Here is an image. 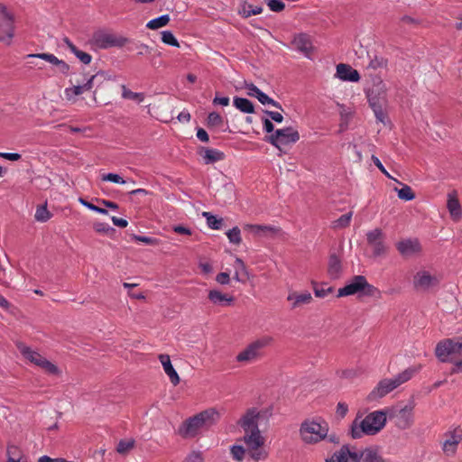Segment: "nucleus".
I'll list each match as a JSON object with an SVG mask.
<instances>
[{"label": "nucleus", "mask_w": 462, "mask_h": 462, "mask_svg": "<svg viewBox=\"0 0 462 462\" xmlns=\"http://www.w3.org/2000/svg\"><path fill=\"white\" fill-rule=\"evenodd\" d=\"M365 93L377 122L384 125H388L390 120L386 112L387 87L384 81L380 77H373Z\"/></svg>", "instance_id": "f257e3e1"}, {"label": "nucleus", "mask_w": 462, "mask_h": 462, "mask_svg": "<svg viewBox=\"0 0 462 462\" xmlns=\"http://www.w3.org/2000/svg\"><path fill=\"white\" fill-rule=\"evenodd\" d=\"M386 420V412L382 410L372 411L365 417L357 415L350 425L349 434L355 439L374 436L384 428Z\"/></svg>", "instance_id": "f03ea898"}, {"label": "nucleus", "mask_w": 462, "mask_h": 462, "mask_svg": "<svg viewBox=\"0 0 462 462\" xmlns=\"http://www.w3.org/2000/svg\"><path fill=\"white\" fill-rule=\"evenodd\" d=\"M221 417L220 411L214 408L206 409L187 419L180 427L179 432L184 438H193L203 429L215 425Z\"/></svg>", "instance_id": "7ed1b4c3"}, {"label": "nucleus", "mask_w": 462, "mask_h": 462, "mask_svg": "<svg viewBox=\"0 0 462 462\" xmlns=\"http://www.w3.org/2000/svg\"><path fill=\"white\" fill-rule=\"evenodd\" d=\"M328 432V422L320 416L308 417L299 427V437L305 445H317L324 441Z\"/></svg>", "instance_id": "20e7f679"}, {"label": "nucleus", "mask_w": 462, "mask_h": 462, "mask_svg": "<svg viewBox=\"0 0 462 462\" xmlns=\"http://www.w3.org/2000/svg\"><path fill=\"white\" fill-rule=\"evenodd\" d=\"M420 366L408 367L393 377L380 380L378 383L374 387V389L369 393L366 400L368 402H375L383 398L388 393L398 388L400 385L410 381L420 371Z\"/></svg>", "instance_id": "39448f33"}, {"label": "nucleus", "mask_w": 462, "mask_h": 462, "mask_svg": "<svg viewBox=\"0 0 462 462\" xmlns=\"http://www.w3.org/2000/svg\"><path fill=\"white\" fill-rule=\"evenodd\" d=\"M380 297V291L370 284L363 275H356L348 280L345 285L337 290V297Z\"/></svg>", "instance_id": "423d86ee"}, {"label": "nucleus", "mask_w": 462, "mask_h": 462, "mask_svg": "<svg viewBox=\"0 0 462 462\" xmlns=\"http://www.w3.org/2000/svg\"><path fill=\"white\" fill-rule=\"evenodd\" d=\"M17 347H18L20 353L22 354V356L29 363L41 368L45 374H47L49 375H53V376L61 375V370L60 369V367L56 364L48 360L45 356H43L37 350H35L24 344H22V343H19L17 345Z\"/></svg>", "instance_id": "0eeeda50"}, {"label": "nucleus", "mask_w": 462, "mask_h": 462, "mask_svg": "<svg viewBox=\"0 0 462 462\" xmlns=\"http://www.w3.org/2000/svg\"><path fill=\"white\" fill-rule=\"evenodd\" d=\"M440 276L432 268L420 267L413 274L412 286L420 292H430L439 287Z\"/></svg>", "instance_id": "6e6552de"}, {"label": "nucleus", "mask_w": 462, "mask_h": 462, "mask_svg": "<svg viewBox=\"0 0 462 462\" xmlns=\"http://www.w3.org/2000/svg\"><path fill=\"white\" fill-rule=\"evenodd\" d=\"M242 440L246 446L250 457L254 461L264 460L268 457V451L264 448L265 437L260 429L245 432Z\"/></svg>", "instance_id": "1a4fd4ad"}, {"label": "nucleus", "mask_w": 462, "mask_h": 462, "mask_svg": "<svg viewBox=\"0 0 462 462\" xmlns=\"http://www.w3.org/2000/svg\"><path fill=\"white\" fill-rule=\"evenodd\" d=\"M272 342L273 338L268 336L252 341L236 356V361L241 365H249L257 361L262 356V349Z\"/></svg>", "instance_id": "9d476101"}, {"label": "nucleus", "mask_w": 462, "mask_h": 462, "mask_svg": "<svg viewBox=\"0 0 462 462\" xmlns=\"http://www.w3.org/2000/svg\"><path fill=\"white\" fill-rule=\"evenodd\" d=\"M102 78L104 80H111L112 77L106 71H98L97 73L85 78L84 83L77 82L64 89V96L67 101L74 104L78 101V97L87 91L93 88L95 80Z\"/></svg>", "instance_id": "9b49d317"}, {"label": "nucleus", "mask_w": 462, "mask_h": 462, "mask_svg": "<svg viewBox=\"0 0 462 462\" xmlns=\"http://www.w3.org/2000/svg\"><path fill=\"white\" fill-rule=\"evenodd\" d=\"M435 353L441 362L453 364L457 359L462 357V341L454 339L441 341L437 345Z\"/></svg>", "instance_id": "f8f14e48"}, {"label": "nucleus", "mask_w": 462, "mask_h": 462, "mask_svg": "<svg viewBox=\"0 0 462 462\" xmlns=\"http://www.w3.org/2000/svg\"><path fill=\"white\" fill-rule=\"evenodd\" d=\"M263 419H268V411L263 409L252 407L247 409L240 417L237 424L243 429L244 432L254 431L259 429L258 423Z\"/></svg>", "instance_id": "ddd939ff"}, {"label": "nucleus", "mask_w": 462, "mask_h": 462, "mask_svg": "<svg viewBox=\"0 0 462 462\" xmlns=\"http://www.w3.org/2000/svg\"><path fill=\"white\" fill-rule=\"evenodd\" d=\"M300 140V134L292 126L277 129L269 137V142L279 150L282 147L293 144Z\"/></svg>", "instance_id": "4468645a"}, {"label": "nucleus", "mask_w": 462, "mask_h": 462, "mask_svg": "<svg viewBox=\"0 0 462 462\" xmlns=\"http://www.w3.org/2000/svg\"><path fill=\"white\" fill-rule=\"evenodd\" d=\"M362 454L356 447L344 445L333 455L326 459V462H361Z\"/></svg>", "instance_id": "2eb2a0df"}, {"label": "nucleus", "mask_w": 462, "mask_h": 462, "mask_svg": "<svg viewBox=\"0 0 462 462\" xmlns=\"http://www.w3.org/2000/svg\"><path fill=\"white\" fill-rule=\"evenodd\" d=\"M384 235L380 228L370 230L366 234L367 244L375 258L383 257L387 253V245L383 242Z\"/></svg>", "instance_id": "dca6fc26"}, {"label": "nucleus", "mask_w": 462, "mask_h": 462, "mask_svg": "<svg viewBox=\"0 0 462 462\" xmlns=\"http://www.w3.org/2000/svg\"><path fill=\"white\" fill-rule=\"evenodd\" d=\"M286 300L291 310H299L310 305L314 299L311 292L308 290H290L286 296Z\"/></svg>", "instance_id": "f3484780"}, {"label": "nucleus", "mask_w": 462, "mask_h": 462, "mask_svg": "<svg viewBox=\"0 0 462 462\" xmlns=\"http://www.w3.org/2000/svg\"><path fill=\"white\" fill-rule=\"evenodd\" d=\"M92 41L99 49L122 47L127 42V39L125 37H117L115 34L105 32H98L95 33Z\"/></svg>", "instance_id": "a211bd4d"}, {"label": "nucleus", "mask_w": 462, "mask_h": 462, "mask_svg": "<svg viewBox=\"0 0 462 462\" xmlns=\"http://www.w3.org/2000/svg\"><path fill=\"white\" fill-rule=\"evenodd\" d=\"M462 441V430L459 428L447 431L443 436L442 450L447 456H453Z\"/></svg>", "instance_id": "6ab92c4d"}, {"label": "nucleus", "mask_w": 462, "mask_h": 462, "mask_svg": "<svg viewBox=\"0 0 462 462\" xmlns=\"http://www.w3.org/2000/svg\"><path fill=\"white\" fill-rule=\"evenodd\" d=\"M244 88L246 90V94L248 96L256 97L261 104L271 105L282 110V106L280 103L271 98L253 83L245 82Z\"/></svg>", "instance_id": "aec40b11"}, {"label": "nucleus", "mask_w": 462, "mask_h": 462, "mask_svg": "<svg viewBox=\"0 0 462 462\" xmlns=\"http://www.w3.org/2000/svg\"><path fill=\"white\" fill-rule=\"evenodd\" d=\"M398 252L404 257L419 254L422 248L418 239H403L396 244Z\"/></svg>", "instance_id": "412c9836"}, {"label": "nucleus", "mask_w": 462, "mask_h": 462, "mask_svg": "<svg viewBox=\"0 0 462 462\" xmlns=\"http://www.w3.org/2000/svg\"><path fill=\"white\" fill-rule=\"evenodd\" d=\"M208 298L209 301L216 307H229L235 302V298L229 293L222 292L218 289H211L208 291Z\"/></svg>", "instance_id": "4be33fe9"}, {"label": "nucleus", "mask_w": 462, "mask_h": 462, "mask_svg": "<svg viewBox=\"0 0 462 462\" xmlns=\"http://www.w3.org/2000/svg\"><path fill=\"white\" fill-rule=\"evenodd\" d=\"M335 77L341 81L358 82L360 80L359 72L345 63L337 65Z\"/></svg>", "instance_id": "5701e85b"}, {"label": "nucleus", "mask_w": 462, "mask_h": 462, "mask_svg": "<svg viewBox=\"0 0 462 462\" xmlns=\"http://www.w3.org/2000/svg\"><path fill=\"white\" fill-rule=\"evenodd\" d=\"M291 46L294 50L301 52L307 58L310 57L312 52V43L308 35L300 33L293 37Z\"/></svg>", "instance_id": "b1692460"}, {"label": "nucleus", "mask_w": 462, "mask_h": 462, "mask_svg": "<svg viewBox=\"0 0 462 462\" xmlns=\"http://www.w3.org/2000/svg\"><path fill=\"white\" fill-rule=\"evenodd\" d=\"M413 409L414 403L413 402H411L410 403L404 405L398 411L396 418L398 420V424L401 428L407 429L412 425Z\"/></svg>", "instance_id": "393cba45"}, {"label": "nucleus", "mask_w": 462, "mask_h": 462, "mask_svg": "<svg viewBox=\"0 0 462 462\" xmlns=\"http://www.w3.org/2000/svg\"><path fill=\"white\" fill-rule=\"evenodd\" d=\"M27 59L38 58L42 59L54 66H56L60 72L67 74L69 70V66L62 60L58 59L54 54L51 53H37L28 54Z\"/></svg>", "instance_id": "a878e982"}, {"label": "nucleus", "mask_w": 462, "mask_h": 462, "mask_svg": "<svg viewBox=\"0 0 462 462\" xmlns=\"http://www.w3.org/2000/svg\"><path fill=\"white\" fill-rule=\"evenodd\" d=\"M244 229L249 234L258 237L268 236L278 231V229L273 226L257 224H246L244 226Z\"/></svg>", "instance_id": "bb28decb"}, {"label": "nucleus", "mask_w": 462, "mask_h": 462, "mask_svg": "<svg viewBox=\"0 0 462 462\" xmlns=\"http://www.w3.org/2000/svg\"><path fill=\"white\" fill-rule=\"evenodd\" d=\"M198 152L206 164L215 163L225 159V153L217 149L201 147Z\"/></svg>", "instance_id": "cd10ccee"}, {"label": "nucleus", "mask_w": 462, "mask_h": 462, "mask_svg": "<svg viewBox=\"0 0 462 462\" xmlns=\"http://www.w3.org/2000/svg\"><path fill=\"white\" fill-rule=\"evenodd\" d=\"M159 360L162 365V368H163V371L164 373L168 375L171 383L173 384V385H177L180 383V376L178 374V373L176 372V370L174 369L172 364H171V358H170V356L169 355H160L159 356Z\"/></svg>", "instance_id": "c85d7f7f"}, {"label": "nucleus", "mask_w": 462, "mask_h": 462, "mask_svg": "<svg viewBox=\"0 0 462 462\" xmlns=\"http://www.w3.org/2000/svg\"><path fill=\"white\" fill-rule=\"evenodd\" d=\"M328 274L330 279H339L343 274L341 259L336 254H330L328 262Z\"/></svg>", "instance_id": "c756f323"}, {"label": "nucleus", "mask_w": 462, "mask_h": 462, "mask_svg": "<svg viewBox=\"0 0 462 462\" xmlns=\"http://www.w3.org/2000/svg\"><path fill=\"white\" fill-rule=\"evenodd\" d=\"M15 36L14 23L0 24V42L5 46H11Z\"/></svg>", "instance_id": "7c9ffc66"}, {"label": "nucleus", "mask_w": 462, "mask_h": 462, "mask_svg": "<svg viewBox=\"0 0 462 462\" xmlns=\"http://www.w3.org/2000/svg\"><path fill=\"white\" fill-rule=\"evenodd\" d=\"M447 208L454 221H458L462 217V208L455 192L448 193Z\"/></svg>", "instance_id": "2f4dec72"}, {"label": "nucleus", "mask_w": 462, "mask_h": 462, "mask_svg": "<svg viewBox=\"0 0 462 462\" xmlns=\"http://www.w3.org/2000/svg\"><path fill=\"white\" fill-rule=\"evenodd\" d=\"M6 462H30V459L19 447L9 445L6 449Z\"/></svg>", "instance_id": "473e14b6"}, {"label": "nucleus", "mask_w": 462, "mask_h": 462, "mask_svg": "<svg viewBox=\"0 0 462 462\" xmlns=\"http://www.w3.org/2000/svg\"><path fill=\"white\" fill-rule=\"evenodd\" d=\"M234 268H235V274L234 279L236 282H245L250 278L249 272L243 262L242 259L239 257H236L235 263H234Z\"/></svg>", "instance_id": "72a5a7b5"}, {"label": "nucleus", "mask_w": 462, "mask_h": 462, "mask_svg": "<svg viewBox=\"0 0 462 462\" xmlns=\"http://www.w3.org/2000/svg\"><path fill=\"white\" fill-rule=\"evenodd\" d=\"M63 43L83 64L88 65L92 61V56L79 50L69 39L64 38Z\"/></svg>", "instance_id": "f704fd0d"}, {"label": "nucleus", "mask_w": 462, "mask_h": 462, "mask_svg": "<svg viewBox=\"0 0 462 462\" xmlns=\"http://www.w3.org/2000/svg\"><path fill=\"white\" fill-rule=\"evenodd\" d=\"M237 12L241 16L247 18L251 15L261 14L263 12V8L261 5H253L247 1L243 0L238 6Z\"/></svg>", "instance_id": "c9c22d12"}, {"label": "nucleus", "mask_w": 462, "mask_h": 462, "mask_svg": "<svg viewBox=\"0 0 462 462\" xmlns=\"http://www.w3.org/2000/svg\"><path fill=\"white\" fill-rule=\"evenodd\" d=\"M218 197L224 202L231 201L236 196V187L232 182H226L222 189L217 191Z\"/></svg>", "instance_id": "e433bc0d"}, {"label": "nucleus", "mask_w": 462, "mask_h": 462, "mask_svg": "<svg viewBox=\"0 0 462 462\" xmlns=\"http://www.w3.org/2000/svg\"><path fill=\"white\" fill-rule=\"evenodd\" d=\"M233 104L236 109L245 114H253L254 112V106L253 103L247 98L244 97H234Z\"/></svg>", "instance_id": "4c0bfd02"}, {"label": "nucleus", "mask_w": 462, "mask_h": 462, "mask_svg": "<svg viewBox=\"0 0 462 462\" xmlns=\"http://www.w3.org/2000/svg\"><path fill=\"white\" fill-rule=\"evenodd\" d=\"M122 98L132 100L136 104H141L145 98V95L143 92H134L129 89L125 85L121 86Z\"/></svg>", "instance_id": "58836bf2"}, {"label": "nucleus", "mask_w": 462, "mask_h": 462, "mask_svg": "<svg viewBox=\"0 0 462 462\" xmlns=\"http://www.w3.org/2000/svg\"><path fill=\"white\" fill-rule=\"evenodd\" d=\"M202 216L206 218L207 225L213 230H219L223 226V218L218 217L210 212H203Z\"/></svg>", "instance_id": "ea45409f"}, {"label": "nucleus", "mask_w": 462, "mask_h": 462, "mask_svg": "<svg viewBox=\"0 0 462 462\" xmlns=\"http://www.w3.org/2000/svg\"><path fill=\"white\" fill-rule=\"evenodd\" d=\"M229 450L232 458L236 462H241L245 459L247 448L242 445L235 444L230 447Z\"/></svg>", "instance_id": "a19ab883"}, {"label": "nucleus", "mask_w": 462, "mask_h": 462, "mask_svg": "<svg viewBox=\"0 0 462 462\" xmlns=\"http://www.w3.org/2000/svg\"><path fill=\"white\" fill-rule=\"evenodd\" d=\"M394 190L397 192L398 198L402 200L411 201L415 199L413 190L406 184H402L401 189L395 188Z\"/></svg>", "instance_id": "79ce46f5"}, {"label": "nucleus", "mask_w": 462, "mask_h": 462, "mask_svg": "<svg viewBox=\"0 0 462 462\" xmlns=\"http://www.w3.org/2000/svg\"><path fill=\"white\" fill-rule=\"evenodd\" d=\"M170 22L169 14H162L157 18H154L149 21L146 24V27L151 30H157L167 25Z\"/></svg>", "instance_id": "37998d69"}, {"label": "nucleus", "mask_w": 462, "mask_h": 462, "mask_svg": "<svg viewBox=\"0 0 462 462\" xmlns=\"http://www.w3.org/2000/svg\"><path fill=\"white\" fill-rule=\"evenodd\" d=\"M8 23H15L14 15L5 4L0 3V24Z\"/></svg>", "instance_id": "c03bdc74"}, {"label": "nucleus", "mask_w": 462, "mask_h": 462, "mask_svg": "<svg viewBox=\"0 0 462 462\" xmlns=\"http://www.w3.org/2000/svg\"><path fill=\"white\" fill-rule=\"evenodd\" d=\"M388 65L387 59L382 56H374L372 58L367 65L368 69H372L374 70L385 69Z\"/></svg>", "instance_id": "a18cd8bd"}, {"label": "nucleus", "mask_w": 462, "mask_h": 462, "mask_svg": "<svg viewBox=\"0 0 462 462\" xmlns=\"http://www.w3.org/2000/svg\"><path fill=\"white\" fill-rule=\"evenodd\" d=\"M361 454L363 462H381V457L374 448H365Z\"/></svg>", "instance_id": "49530a36"}, {"label": "nucleus", "mask_w": 462, "mask_h": 462, "mask_svg": "<svg viewBox=\"0 0 462 462\" xmlns=\"http://www.w3.org/2000/svg\"><path fill=\"white\" fill-rule=\"evenodd\" d=\"M34 217L39 222H46L51 217V212L48 210L46 205L39 206L36 208Z\"/></svg>", "instance_id": "de8ad7c7"}, {"label": "nucleus", "mask_w": 462, "mask_h": 462, "mask_svg": "<svg viewBox=\"0 0 462 462\" xmlns=\"http://www.w3.org/2000/svg\"><path fill=\"white\" fill-rule=\"evenodd\" d=\"M223 117L217 112H211L207 118V125L208 127H220L223 125Z\"/></svg>", "instance_id": "09e8293b"}, {"label": "nucleus", "mask_w": 462, "mask_h": 462, "mask_svg": "<svg viewBox=\"0 0 462 462\" xmlns=\"http://www.w3.org/2000/svg\"><path fill=\"white\" fill-rule=\"evenodd\" d=\"M226 236L230 243L234 245H240L242 242L241 231L237 226L229 229L226 232Z\"/></svg>", "instance_id": "8fccbe9b"}, {"label": "nucleus", "mask_w": 462, "mask_h": 462, "mask_svg": "<svg viewBox=\"0 0 462 462\" xmlns=\"http://www.w3.org/2000/svg\"><path fill=\"white\" fill-rule=\"evenodd\" d=\"M162 41L163 43L173 46L180 47L179 42L173 33L171 31H163L162 32Z\"/></svg>", "instance_id": "3c124183"}, {"label": "nucleus", "mask_w": 462, "mask_h": 462, "mask_svg": "<svg viewBox=\"0 0 462 462\" xmlns=\"http://www.w3.org/2000/svg\"><path fill=\"white\" fill-rule=\"evenodd\" d=\"M134 445L133 439H124L118 443L116 450L120 454H126L134 448Z\"/></svg>", "instance_id": "603ef678"}, {"label": "nucleus", "mask_w": 462, "mask_h": 462, "mask_svg": "<svg viewBox=\"0 0 462 462\" xmlns=\"http://www.w3.org/2000/svg\"><path fill=\"white\" fill-rule=\"evenodd\" d=\"M103 181H109L116 184H125L126 181L117 173H106L102 175Z\"/></svg>", "instance_id": "864d4df0"}, {"label": "nucleus", "mask_w": 462, "mask_h": 462, "mask_svg": "<svg viewBox=\"0 0 462 462\" xmlns=\"http://www.w3.org/2000/svg\"><path fill=\"white\" fill-rule=\"evenodd\" d=\"M93 228L97 233L106 235L113 231V228L106 223L96 222L93 225Z\"/></svg>", "instance_id": "5fc2aeb1"}, {"label": "nucleus", "mask_w": 462, "mask_h": 462, "mask_svg": "<svg viewBox=\"0 0 462 462\" xmlns=\"http://www.w3.org/2000/svg\"><path fill=\"white\" fill-rule=\"evenodd\" d=\"M268 7L273 12H281L284 9V4L280 0H266Z\"/></svg>", "instance_id": "6e6d98bb"}, {"label": "nucleus", "mask_w": 462, "mask_h": 462, "mask_svg": "<svg viewBox=\"0 0 462 462\" xmlns=\"http://www.w3.org/2000/svg\"><path fill=\"white\" fill-rule=\"evenodd\" d=\"M134 239L138 242L144 243L146 245H156L159 244V241L156 238L151 236H134Z\"/></svg>", "instance_id": "4d7b16f0"}, {"label": "nucleus", "mask_w": 462, "mask_h": 462, "mask_svg": "<svg viewBox=\"0 0 462 462\" xmlns=\"http://www.w3.org/2000/svg\"><path fill=\"white\" fill-rule=\"evenodd\" d=\"M21 154L18 152H0V158L5 159L11 162H17L21 159Z\"/></svg>", "instance_id": "13d9d810"}, {"label": "nucleus", "mask_w": 462, "mask_h": 462, "mask_svg": "<svg viewBox=\"0 0 462 462\" xmlns=\"http://www.w3.org/2000/svg\"><path fill=\"white\" fill-rule=\"evenodd\" d=\"M183 462H204V459L199 452L194 451L189 454Z\"/></svg>", "instance_id": "bf43d9fd"}, {"label": "nucleus", "mask_w": 462, "mask_h": 462, "mask_svg": "<svg viewBox=\"0 0 462 462\" xmlns=\"http://www.w3.org/2000/svg\"><path fill=\"white\" fill-rule=\"evenodd\" d=\"M0 275H1V282L4 284H10L12 281L11 273H7V271L5 267H3L0 264Z\"/></svg>", "instance_id": "052dcab7"}, {"label": "nucleus", "mask_w": 462, "mask_h": 462, "mask_svg": "<svg viewBox=\"0 0 462 462\" xmlns=\"http://www.w3.org/2000/svg\"><path fill=\"white\" fill-rule=\"evenodd\" d=\"M216 281L221 285H226L230 282V277L227 273H220L217 275Z\"/></svg>", "instance_id": "680f3d73"}, {"label": "nucleus", "mask_w": 462, "mask_h": 462, "mask_svg": "<svg viewBox=\"0 0 462 462\" xmlns=\"http://www.w3.org/2000/svg\"><path fill=\"white\" fill-rule=\"evenodd\" d=\"M351 217L352 215L351 214H346V215H343L341 216L337 221H336V225L337 226H346L349 224L350 220H351Z\"/></svg>", "instance_id": "e2e57ef3"}, {"label": "nucleus", "mask_w": 462, "mask_h": 462, "mask_svg": "<svg viewBox=\"0 0 462 462\" xmlns=\"http://www.w3.org/2000/svg\"><path fill=\"white\" fill-rule=\"evenodd\" d=\"M229 97H217L216 96L213 99L214 105H218L222 106H227L229 105Z\"/></svg>", "instance_id": "0e129e2a"}, {"label": "nucleus", "mask_w": 462, "mask_h": 462, "mask_svg": "<svg viewBox=\"0 0 462 462\" xmlns=\"http://www.w3.org/2000/svg\"><path fill=\"white\" fill-rule=\"evenodd\" d=\"M332 291H333V289L331 287L327 288V289H323V288H321V289H315L314 290V294L318 298H324L327 295H328L329 293H331Z\"/></svg>", "instance_id": "69168bd1"}, {"label": "nucleus", "mask_w": 462, "mask_h": 462, "mask_svg": "<svg viewBox=\"0 0 462 462\" xmlns=\"http://www.w3.org/2000/svg\"><path fill=\"white\" fill-rule=\"evenodd\" d=\"M266 115H268L272 120H273L274 122L276 123H282L283 121V116L281 113L279 112H274V111H265L264 112Z\"/></svg>", "instance_id": "338daca9"}, {"label": "nucleus", "mask_w": 462, "mask_h": 462, "mask_svg": "<svg viewBox=\"0 0 462 462\" xmlns=\"http://www.w3.org/2000/svg\"><path fill=\"white\" fill-rule=\"evenodd\" d=\"M348 411V407L344 402H338L337 405V413L340 415L341 417L346 416V414Z\"/></svg>", "instance_id": "774afa93"}]
</instances>
